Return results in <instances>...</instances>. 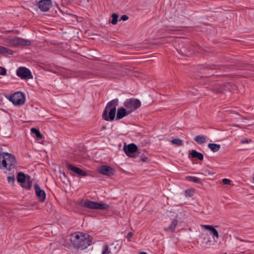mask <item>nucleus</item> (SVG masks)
<instances>
[{"label":"nucleus","mask_w":254,"mask_h":254,"mask_svg":"<svg viewBox=\"0 0 254 254\" xmlns=\"http://www.w3.org/2000/svg\"><path fill=\"white\" fill-rule=\"evenodd\" d=\"M93 238L88 234L78 233L72 234L70 242L77 249L84 250L92 244Z\"/></svg>","instance_id":"f257e3e1"},{"label":"nucleus","mask_w":254,"mask_h":254,"mask_svg":"<svg viewBox=\"0 0 254 254\" xmlns=\"http://www.w3.org/2000/svg\"><path fill=\"white\" fill-rule=\"evenodd\" d=\"M119 105V100L115 99L107 104L102 114V118L106 121H113L115 118L116 107Z\"/></svg>","instance_id":"f03ea898"},{"label":"nucleus","mask_w":254,"mask_h":254,"mask_svg":"<svg viewBox=\"0 0 254 254\" xmlns=\"http://www.w3.org/2000/svg\"><path fill=\"white\" fill-rule=\"evenodd\" d=\"M16 162L12 154L6 152L0 153V168H5L10 171L15 168Z\"/></svg>","instance_id":"7ed1b4c3"},{"label":"nucleus","mask_w":254,"mask_h":254,"mask_svg":"<svg viewBox=\"0 0 254 254\" xmlns=\"http://www.w3.org/2000/svg\"><path fill=\"white\" fill-rule=\"evenodd\" d=\"M5 42L9 46H29L31 45L30 41L15 36L6 38Z\"/></svg>","instance_id":"20e7f679"},{"label":"nucleus","mask_w":254,"mask_h":254,"mask_svg":"<svg viewBox=\"0 0 254 254\" xmlns=\"http://www.w3.org/2000/svg\"><path fill=\"white\" fill-rule=\"evenodd\" d=\"M218 226H213L207 225V243L214 245L219 238V235L216 229Z\"/></svg>","instance_id":"39448f33"},{"label":"nucleus","mask_w":254,"mask_h":254,"mask_svg":"<svg viewBox=\"0 0 254 254\" xmlns=\"http://www.w3.org/2000/svg\"><path fill=\"white\" fill-rule=\"evenodd\" d=\"M124 105L131 113L140 107L141 102L137 99L130 98L126 100L124 103Z\"/></svg>","instance_id":"423d86ee"},{"label":"nucleus","mask_w":254,"mask_h":254,"mask_svg":"<svg viewBox=\"0 0 254 254\" xmlns=\"http://www.w3.org/2000/svg\"><path fill=\"white\" fill-rule=\"evenodd\" d=\"M9 100L11 101L14 105H22L24 104L25 101L24 94L20 92L14 93L9 97Z\"/></svg>","instance_id":"0eeeda50"},{"label":"nucleus","mask_w":254,"mask_h":254,"mask_svg":"<svg viewBox=\"0 0 254 254\" xmlns=\"http://www.w3.org/2000/svg\"><path fill=\"white\" fill-rule=\"evenodd\" d=\"M83 206L94 209H107L109 205L105 203H99L93 201L87 200L83 203Z\"/></svg>","instance_id":"6e6552de"},{"label":"nucleus","mask_w":254,"mask_h":254,"mask_svg":"<svg viewBox=\"0 0 254 254\" xmlns=\"http://www.w3.org/2000/svg\"><path fill=\"white\" fill-rule=\"evenodd\" d=\"M124 150L126 155L129 157H134V153L136 152L140 153L137 146L133 143L127 145H125L124 146Z\"/></svg>","instance_id":"1a4fd4ad"},{"label":"nucleus","mask_w":254,"mask_h":254,"mask_svg":"<svg viewBox=\"0 0 254 254\" xmlns=\"http://www.w3.org/2000/svg\"><path fill=\"white\" fill-rule=\"evenodd\" d=\"M18 76L22 79H29L33 78V76L30 70L25 67H20L16 71Z\"/></svg>","instance_id":"9d476101"},{"label":"nucleus","mask_w":254,"mask_h":254,"mask_svg":"<svg viewBox=\"0 0 254 254\" xmlns=\"http://www.w3.org/2000/svg\"><path fill=\"white\" fill-rule=\"evenodd\" d=\"M37 6L42 12L48 11L52 6L51 0H41L37 3Z\"/></svg>","instance_id":"9b49d317"},{"label":"nucleus","mask_w":254,"mask_h":254,"mask_svg":"<svg viewBox=\"0 0 254 254\" xmlns=\"http://www.w3.org/2000/svg\"><path fill=\"white\" fill-rule=\"evenodd\" d=\"M230 86L231 83H226L221 85H217L214 87H210V89L215 93H221L224 91H231Z\"/></svg>","instance_id":"f8f14e48"},{"label":"nucleus","mask_w":254,"mask_h":254,"mask_svg":"<svg viewBox=\"0 0 254 254\" xmlns=\"http://www.w3.org/2000/svg\"><path fill=\"white\" fill-rule=\"evenodd\" d=\"M66 167L68 170L72 171L78 176L85 177L87 175V174L85 171L68 163H66Z\"/></svg>","instance_id":"ddd939ff"},{"label":"nucleus","mask_w":254,"mask_h":254,"mask_svg":"<svg viewBox=\"0 0 254 254\" xmlns=\"http://www.w3.org/2000/svg\"><path fill=\"white\" fill-rule=\"evenodd\" d=\"M34 188L36 196L39 200L41 202L45 201L46 198V193L45 191L41 189L38 184H35Z\"/></svg>","instance_id":"4468645a"},{"label":"nucleus","mask_w":254,"mask_h":254,"mask_svg":"<svg viewBox=\"0 0 254 254\" xmlns=\"http://www.w3.org/2000/svg\"><path fill=\"white\" fill-rule=\"evenodd\" d=\"M98 172L103 175L111 176L114 174L115 171L109 166L102 165L99 169Z\"/></svg>","instance_id":"2eb2a0df"},{"label":"nucleus","mask_w":254,"mask_h":254,"mask_svg":"<svg viewBox=\"0 0 254 254\" xmlns=\"http://www.w3.org/2000/svg\"><path fill=\"white\" fill-rule=\"evenodd\" d=\"M129 114H130V112H128L127 109L123 107L119 108L117 110L116 120H120Z\"/></svg>","instance_id":"dca6fc26"},{"label":"nucleus","mask_w":254,"mask_h":254,"mask_svg":"<svg viewBox=\"0 0 254 254\" xmlns=\"http://www.w3.org/2000/svg\"><path fill=\"white\" fill-rule=\"evenodd\" d=\"M17 180L20 184V185H23V184L25 183L27 180V177L23 173L19 172L17 175Z\"/></svg>","instance_id":"f3484780"},{"label":"nucleus","mask_w":254,"mask_h":254,"mask_svg":"<svg viewBox=\"0 0 254 254\" xmlns=\"http://www.w3.org/2000/svg\"><path fill=\"white\" fill-rule=\"evenodd\" d=\"M178 220L177 219H173V220L172 221L171 224L170 226H169L167 228H166L164 229V230L165 231H171L174 232L176 226L178 225Z\"/></svg>","instance_id":"a211bd4d"},{"label":"nucleus","mask_w":254,"mask_h":254,"mask_svg":"<svg viewBox=\"0 0 254 254\" xmlns=\"http://www.w3.org/2000/svg\"><path fill=\"white\" fill-rule=\"evenodd\" d=\"M190 154L191 157L197 158L199 160H202L203 159V154L197 152L196 150H192Z\"/></svg>","instance_id":"6ab92c4d"},{"label":"nucleus","mask_w":254,"mask_h":254,"mask_svg":"<svg viewBox=\"0 0 254 254\" xmlns=\"http://www.w3.org/2000/svg\"><path fill=\"white\" fill-rule=\"evenodd\" d=\"M32 182L30 180V176L27 177V180L25 181V183H24L23 184V185H21V186L25 188V189L27 190H29L31 189V188L32 187Z\"/></svg>","instance_id":"aec40b11"},{"label":"nucleus","mask_w":254,"mask_h":254,"mask_svg":"<svg viewBox=\"0 0 254 254\" xmlns=\"http://www.w3.org/2000/svg\"><path fill=\"white\" fill-rule=\"evenodd\" d=\"M13 54V51L11 50H10L6 47L3 46H0V54H2L4 55H12Z\"/></svg>","instance_id":"412c9836"},{"label":"nucleus","mask_w":254,"mask_h":254,"mask_svg":"<svg viewBox=\"0 0 254 254\" xmlns=\"http://www.w3.org/2000/svg\"><path fill=\"white\" fill-rule=\"evenodd\" d=\"M208 148L213 152H217L220 149V145L216 143H209Z\"/></svg>","instance_id":"4be33fe9"},{"label":"nucleus","mask_w":254,"mask_h":254,"mask_svg":"<svg viewBox=\"0 0 254 254\" xmlns=\"http://www.w3.org/2000/svg\"><path fill=\"white\" fill-rule=\"evenodd\" d=\"M31 131L32 133L35 134L36 137L38 138L42 139L44 137L43 135L41 133L39 130L35 127L31 128Z\"/></svg>","instance_id":"5701e85b"},{"label":"nucleus","mask_w":254,"mask_h":254,"mask_svg":"<svg viewBox=\"0 0 254 254\" xmlns=\"http://www.w3.org/2000/svg\"><path fill=\"white\" fill-rule=\"evenodd\" d=\"M194 140L198 144H200L205 142L206 138L203 135H197L195 137Z\"/></svg>","instance_id":"b1692460"},{"label":"nucleus","mask_w":254,"mask_h":254,"mask_svg":"<svg viewBox=\"0 0 254 254\" xmlns=\"http://www.w3.org/2000/svg\"><path fill=\"white\" fill-rule=\"evenodd\" d=\"M185 178L186 180L190 182H192L195 183H201L199 179L195 177L187 176Z\"/></svg>","instance_id":"393cba45"},{"label":"nucleus","mask_w":254,"mask_h":254,"mask_svg":"<svg viewBox=\"0 0 254 254\" xmlns=\"http://www.w3.org/2000/svg\"><path fill=\"white\" fill-rule=\"evenodd\" d=\"M112 21L111 23L113 25L116 24L118 22V15L116 13H113L112 14Z\"/></svg>","instance_id":"a878e982"},{"label":"nucleus","mask_w":254,"mask_h":254,"mask_svg":"<svg viewBox=\"0 0 254 254\" xmlns=\"http://www.w3.org/2000/svg\"><path fill=\"white\" fill-rule=\"evenodd\" d=\"M171 142L174 144H176L178 146H181L183 144V141L181 139H179V138H176V139H173L172 141H171Z\"/></svg>","instance_id":"bb28decb"},{"label":"nucleus","mask_w":254,"mask_h":254,"mask_svg":"<svg viewBox=\"0 0 254 254\" xmlns=\"http://www.w3.org/2000/svg\"><path fill=\"white\" fill-rule=\"evenodd\" d=\"M110 251L109 249V247L107 245H105L103 246V251L102 254H109Z\"/></svg>","instance_id":"cd10ccee"},{"label":"nucleus","mask_w":254,"mask_h":254,"mask_svg":"<svg viewBox=\"0 0 254 254\" xmlns=\"http://www.w3.org/2000/svg\"><path fill=\"white\" fill-rule=\"evenodd\" d=\"M6 72H7V70L4 67L0 66V75H2V76L5 75L6 74Z\"/></svg>","instance_id":"c85d7f7f"},{"label":"nucleus","mask_w":254,"mask_h":254,"mask_svg":"<svg viewBox=\"0 0 254 254\" xmlns=\"http://www.w3.org/2000/svg\"><path fill=\"white\" fill-rule=\"evenodd\" d=\"M7 181L9 183H12L13 184L15 182V178L13 175L12 176H8L7 177Z\"/></svg>","instance_id":"c756f323"},{"label":"nucleus","mask_w":254,"mask_h":254,"mask_svg":"<svg viewBox=\"0 0 254 254\" xmlns=\"http://www.w3.org/2000/svg\"><path fill=\"white\" fill-rule=\"evenodd\" d=\"M185 193L186 194V195H188L189 196H191L193 195V191L191 190H187L185 191Z\"/></svg>","instance_id":"7c9ffc66"},{"label":"nucleus","mask_w":254,"mask_h":254,"mask_svg":"<svg viewBox=\"0 0 254 254\" xmlns=\"http://www.w3.org/2000/svg\"><path fill=\"white\" fill-rule=\"evenodd\" d=\"M231 180H230L228 179H223L222 180V183L224 185H230L231 184Z\"/></svg>","instance_id":"2f4dec72"},{"label":"nucleus","mask_w":254,"mask_h":254,"mask_svg":"<svg viewBox=\"0 0 254 254\" xmlns=\"http://www.w3.org/2000/svg\"><path fill=\"white\" fill-rule=\"evenodd\" d=\"M252 142V140L249 138H245L241 141V143L242 144L249 143Z\"/></svg>","instance_id":"473e14b6"},{"label":"nucleus","mask_w":254,"mask_h":254,"mask_svg":"<svg viewBox=\"0 0 254 254\" xmlns=\"http://www.w3.org/2000/svg\"><path fill=\"white\" fill-rule=\"evenodd\" d=\"M252 66L248 64H245L242 67H240L241 69H251Z\"/></svg>","instance_id":"72a5a7b5"},{"label":"nucleus","mask_w":254,"mask_h":254,"mask_svg":"<svg viewBox=\"0 0 254 254\" xmlns=\"http://www.w3.org/2000/svg\"><path fill=\"white\" fill-rule=\"evenodd\" d=\"M128 19V17L126 15H123L121 17V20L123 21H126Z\"/></svg>","instance_id":"f704fd0d"},{"label":"nucleus","mask_w":254,"mask_h":254,"mask_svg":"<svg viewBox=\"0 0 254 254\" xmlns=\"http://www.w3.org/2000/svg\"><path fill=\"white\" fill-rule=\"evenodd\" d=\"M230 87H231L230 88L231 89V91L236 90L237 89V87L236 86V85H235V84H233L231 83Z\"/></svg>","instance_id":"c9c22d12"},{"label":"nucleus","mask_w":254,"mask_h":254,"mask_svg":"<svg viewBox=\"0 0 254 254\" xmlns=\"http://www.w3.org/2000/svg\"><path fill=\"white\" fill-rule=\"evenodd\" d=\"M133 234L132 232H129L127 236V238L128 239V241H130V239L132 237Z\"/></svg>","instance_id":"e433bc0d"},{"label":"nucleus","mask_w":254,"mask_h":254,"mask_svg":"<svg viewBox=\"0 0 254 254\" xmlns=\"http://www.w3.org/2000/svg\"><path fill=\"white\" fill-rule=\"evenodd\" d=\"M140 160L142 161V162H146L148 160V158L147 157H142Z\"/></svg>","instance_id":"4c0bfd02"},{"label":"nucleus","mask_w":254,"mask_h":254,"mask_svg":"<svg viewBox=\"0 0 254 254\" xmlns=\"http://www.w3.org/2000/svg\"><path fill=\"white\" fill-rule=\"evenodd\" d=\"M138 254H147L146 252H141L139 253Z\"/></svg>","instance_id":"58836bf2"},{"label":"nucleus","mask_w":254,"mask_h":254,"mask_svg":"<svg viewBox=\"0 0 254 254\" xmlns=\"http://www.w3.org/2000/svg\"><path fill=\"white\" fill-rule=\"evenodd\" d=\"M201 226L203 228H204L205 229H206V225H201Z\"/></svg>","instance_id":"ea45409f"},{"label":"nucleus","mask_w":254,"mask_h":254,"mask_svg":"<svg viewBox=\"0 0 254 254\" xmlns=\"http://www.w3.org/2000/svg\"><path fill=\"white\" fill-rule=\"evenodd\" d=\"M198 76H199L200 77H203L202 75H198Z\"/></svg>","instance_id":"a19ab883"},{"label":"nucleus","mask_w":254,"mask_h":254,"mask_svg":"<svg viewBox=\"0 0 254 254\" xmlns=\"http://www.w3.org/2000/svg\"><path fill=\"white\" fill-rule=\"evenodd\" d=\"M235 126L237 127H240L238 125H236Z\"/></svg>","instance_id":"79ce46f5"}]
</instances>
